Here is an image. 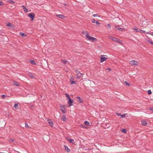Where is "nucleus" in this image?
<instances>
[{
  "mask_svg": "<svg viewBox=\"0 0 153 153\" xmlns=\"http://www.w3.org/2000/svg\"><path fill=\"white\" fill-rule=\"evenodd\" d=\"M107 26H108V28H111V25L110 24H108Z\"/></svg>",
  "mask_w": 153,
  "mask_h": 153,
  "instance_id": "79ce46f5",
  "label": "nucleus"
},
{
  "mask_svg": "<svg viewBox=\"0 0 153 153\" xmlns=\"http://www.w3.org/2000/svg\"><path fill=\"white\" fill-rule=\"evenodd\" d=\"M81 127H83V126H81Z\"/></svg>",
  "mask_w": 153,
  "mask_h": 153,
  "instance_id": "6e6d98bb",
  "label": "nucleus"
},
{
  "mask_svg": "<svg viewBox=\"0 0 153 153\" xmlns=\"http://www.w3.org/2000/svg\"><path fill=\"white\" fill-rule=\"evenodd\" d=\"M106 55H102V56L101 57V60L100 62H104L106 61L108 59L107 57H106Z\"/></svg>",
  "mask_w": 153,
  "mask_h": 153,
  "instance_id": "7ed1b4c3",
  "label": "nucleus"
},
{
  "mask_svg": "<svg viewBox=\"0 0 153 153\" xmlns=\"http://www.w3.org/2000/svg\"><path fill=\"white\" fill-rule=\"evenodd\" d=\"M132 29L134 30H135L137 32H139V31H138V30L137 28H132Z\"/></svg>",
  "mask_w": 153,
  "mask_h": 153,
  "instance_id": "a878e982",
  "label": "nucleus"
},
{
  "mask_svg": "<svg viewBox=\"0 0 153 153\" xmlns=\"http://www.w3.org/2000/svg\"><path fill=\"white\" fill-rule=\"evenodd\" d=\"M7 25L9 27H11V24L10 23H9L7 24Z\"/></svg>",
  "mask_w": 153,
  "mask_h": 153,
  "instance_id": "58836bf2",
  "label": "nucleus"
},
{
  "mask_svg": "<svg viewBox=\"0 0 153 153\" xmlns=\"http://www.w3.org/2000/svg\"><path fill=\"white\" fill-rule=\"evenodd\" d=\"M116 114H117L118 116H121V114L120 113H116Z\"/></svg>",
  "mask_w": 153,
  "mask_h": 153,
  "instance_id": "de8ad7c7",
  "label": "nucleus"
},
{
  "mask_svg": "<svg viewBox=\"0 0 153 153\" xmlns=\"http://www.w3.org/2000/svg\"><path fill=\"white\" fill-rule=\"evenodd\" d=\"M65 95L66 97H67L68 98V99H69L70 98L69 95L67 94H65Z\"/></svg>",
  "mask_w": 153,
  "mask_h": 153,
  "instance_id": "cd10ccee",
  "label": "nucleus"
},
{
  "mask_svg": "<svg viewBox=\"0 0 153 153\" xmlns=\"http://www.w3.org/2000/svg\"><path fill=\"white\" fill-rule=\"evenodd\" d=\"M147 22L146 21H144L142 23V25L143 26V27H146V26L147 25L146 24H145V23H147Z\"/></svg>",
  "mask_w": 153,
  "mask_h": 153,
  "instance_id": "6ab92c4d",
  "label": "nucleus"
},
{
  "mask_svg": "<svg viewBox=\"0 0 153 153\" xmlns=\"http://www.w3.org/2000/svg\"><path fill=\"white\" fill-rule=\"evenodd\" d=\"M93 16L94 17H99V16L97 14H93Z\"/></svg>",
  "mask_w": 153,
  "mask_h": 153,
  "instance_id": "f704fd0d",
  "label": "nucleus"
},
{
  "mask_svg": "<svg viewBox=\"0 0 153 153\" xmlns=\"http://www.w3.org/2000/svg\"><path fill=\"white\" fill-rule=\"evenodd\" d=\"M130 64L131 65L135 66H137L138 65L137 62L134 60L131 61L130 62Z\"/></svg>",
  "mask_w": 153,
  "mask_h": 153,
  "instance_id": "20e7f679",
  "label": "nucleus"
},
{
  "mask_svg": "<svg viewBox=\"0 0 153 153\" xmlns=\"http://www.w3.org/2000/svg\"><path fill=\"white\" fill-rule=\"evenodd\" d=\"M115 27L116 28H117V29H118L119 30H121V31H123V30L124 29V28H123L120 27L118 26H115Z\"/></svg>",
  "mask_w": 153,
  "mask_h": 153,
  "instance_id": "dca6fc26",
  "label": "nucleus"
},
{
  "mask_svg": "<svg viewBox=\"0 0 153 153\" xmlns=\"http://www.w3.org/2000/svg\"><path fill=\"white\" fill-rule=\"evenodd\" d=\"M96 21L94 19H92V22L93 23H95Z\"/></svg>",
  "mask_w": 153,
  "mask_h": 153,
  "instance_id": "c9c22d12",
  "label": "nucleus"
},
{
  "mask_svg": "<svg viewBox=\"0 0 153 153\" xmlns=\"http://www.w3.org/2000/svg\"><path fill=\"white\" fill-rule=\"evenodd\" d=\"M14 107L16 109H18L19 108V106L17 104H15L14 106Z\"/></svg>",
  "mask_w": 153,
  "mask_h": 153,
  "instance_id": "412c9836",
  "label": "nucleus"
},
{
  "mask_svg": "<svg viewBox=\"0 0 153 153\" xmlns=\"http://www.w3.org/2000/svg\"><path fill=\"white\" fill-rule=\"evenodd\" d=\"M30 108L32 109H33V108H34V106L33 105H31L30 106Z\"/></svg>",
  "mask_w": 153,
  "mask_h": 153,
  "instance_id": "37998d69",
  "label": "nucleus"
},
{
  "mask_svg": "<svg viewBox=\"0 0 153 153\" xmlns=\"http://www.w3.org/2000/svg\"><path fill=\"white\" fill-rule=\"evenodd\" d=\"M140 30V32L141 33H145V31L143 30Z\"/></svg>",
  "mask_w": 153,
  "mask_h": 153,
  "instance_id": "ea45409f",
  "label": "nucleus"
},
{
  "mask_svg": "<svg viewBox=\"0 0 153 153\" xmlns=\"http://www.w3.org/2000/svg\"><path fill=\"white\" fill-rule=\"evenodd\" d=\"M25 127L27 128H30V127L29 126L27 123H25Z\"/></svg>",
  "mask_w": 153,
  "mask_h": 153,
  "instance_id": "c756f323",
  "label": "nucleus"
},
{
  "mask_svg": "<svg viewBox=\"0 0 153 153\" xmlns=\"http://www.w3.org/2000/svg\"><path fill=\"white\" fill-rule=\"evenodd\" d=\"M14 141V139H13L10 138L9 139V141L10 142H13Z\"/></svg>",
  "mask_w": 153,
  "mask_h": 153,
  "instance_id": "bb28decb",
  "label": "nucleus"
},
{
  "mask_svg": "<svg viewBox=\"0 0 153 153\" xmlns=\"http://www.w3.org/2000/svg\"><path fill=\"white\" fill-rule=\"evenodd\" d=\"M148 93L149 94H152V92L151 90H149L148 91Z\"/></svg>",
  "mask_w": 153,
  "mask_h": 153,
  "instance_id": "4c0bfd02",
  "label": "nucleus"
},
{
  "mask_svg": "<svg viewBox=\"0 0 153 153\" xmlns=\"http://www.w3.org/2000/svg\"><path fill=\"white\" fill-rule=\"evenodd\" d=\"M146 40L148 42V41H149V40H148V39H146Z\"/></svg>",
  "mask_w": 153,
  "mask_h": 153,
  "instance_id": "5fc2aeb1",
  "label": "nucleus"
},
{
  "mask_svg": "<svg viewBox=\"0 0 153 153\" xmlns=\"http://www.w3.org/2000/svg\"><path fill=\"white\" fill-rule=\"evenodd\" d=\"M83 34L85 36L86 38L87 39L89 36V34L88 32L87 31H83L82 32Z\"/></svg>",
  "mask_w": 153,
  "mask_h": 153,
  "instance_id": "6e6552de",
  "label": "nucleus"
},
{
  "mask_svg": "<svg viewBox=\"0 0 153 153\" xmlns=\"http://www.w3.org/2000/svg\"><path fill=\"white\" fill-rule=\"evenodd\" d=\"M61 120L63 121H65L67 120V118L64 116H63L61 117Z\"/></svg>",
  "mask_w": 153,
  "mask_h": 153,
  "instance_id": "2eb2a0df",
  "label": "nucleus"
},
{
  "mask_svg": "<svg viewBox=\"0 0 153 153\" xmlns=\"http://www.w3.org/2000/svg\"><path fill=\"white\" fill-rule=\"evenodd\" d=\"M70 82L72 84H74L76 83V82L75 81H74L73 79H71L70 80Z\"/></svg>",
  "mask_w": 153,
  "mask_h": 153,
  "instance_id": "a211bd4d",
  "label": "nucleus"
},
{
  "mask_svg": "<svg viewBox=\"0 0 153 153\" xmlns=\"http://www.w3.org/2000/svg\"><path fill=\"white\" fill-rule=\"evenodd\" d=\"M20 35H21L23 37H25L26 36V35L25 33H22V32H20Z\"/></svg>",
  "mask_w": 153,
  "mask_h": 153,
  "instance_id": "aec40b11",
  "label": "nucleus"
},
{
  "mask_svg": "<svg viewBox=\"0 0 153 153\" xmlns=\"http://www.w3.org/2000/svg\"><path fill=\"white\" fill-rule=\"evenodd\" d=\"M126 114H124L121 115V117L122 118H124V117H126V116H125Z\"/></svg>",
  "mask_w": 153,
  "mask_h": 153,
  "instance_id": "473e14b6",
  "label": "nucleus"
},
{
  "mask_svg": "<svg viewBox=\"0 0 153 153\" xmlns=\"http://www.w3.org/2000/svg\"><path fill=\"white\" fill-rule=\"evenodd\" d=\"M2 3V2L0 1V5H1Z\"/></svg>",
  "mask_w": 153,
  "mask_h": 153,
  "instance_id": "8fccbe9b",
  "label": "nucleus"
},
{
  "mask_svg": "<svg viewBox=\"0 0 153 153\" xmlns=\"http://www.w3.org/2000/svg\"><path fill=\"white\" fill-rule=\"evenodd\" d=\"M138 31H139V32H140V30H138Z\"/></svg>",
  "mask_w": 153,
  "mask_h": 153,
  "instance_id": "4d7b16f0",
  "label": "nucleus"
},
{
  "mask_svg": "<svg viewBox=\"0 0 153 153\" xmlns=\"http://www.w3.org/2000/svg\"><path fill=\"white\" fill-rule=\"evenodd\" d=\"M13 85H16L17 86H19V84L16 81H14L13 82Z\"/></svg>",
  "mask_w": 153,
  "mask_h": 153,
  "instance_id": "f3484780",
  "label": "nucleus"
},
{
  "mask_svg": "<svg viewBox=\"0 0 153 153\" xmlns=\"http://www.w3.org/2000/svg\"><path fill=\"white\" fill-rule=\"evenodd\" d=\"M141 123L143 126H145L147 124V122L145 120H142L141 121Z\"/></svg>",
  "mask_w": 153,
  "mask_h": 153,
  "instance_id": "ddd939ff",
  "label": "nucleus"
},
{
  "mask_svg": "<svg viewBox=\"0 0 153 153\" xmlns=\"http://www.w3.org/2000/svg\"><path fill=\"white\" fill-rule=\"evenodd\" d=\"M109 38L111 39L114 42L120 44H122V41L121 40H120L119 39L113 37L109 36Z\"/></svg>",
  "mask_w": 153,
  "mask_h": 153,
  "instance_id": "f257e3e1",
  "label": "nucleus"
},
{
  "mask_svg": "<svg viewBox=\"0 0 153 153\" xmlns=\"http://www.w3.org/2000/svg\"><path fill=\"white\" fill-rule=\"evenodd\" d=\"M62 62L64 64H66L67 61L66 60H62Z\"/></svg>",
  "mask_w": 153,
  "mask_h": 153,
  "instance_id": "393cba45",
  "label": "nucleus"
},
{
  "mask_svg": "<svg viewBox=\"0 0 153 153\" xmlns=\"http://www.w3.org/2000/svg\"><path fill=\"white\" fill-rule=\"evenodd\" d=\"M85 124L87 126H89V123L87 121H85L84 122Z\"/></svg>",
  "mask_w": 153,
  "mask_h": 153,
  "instance_id": "5701e85b",
  "label": "nucleus"
},
{
  "mask_svg": "<svg viewBox=\"0 0 153 153\" xmlns=\"http://www.w3.org/2000/svg\"><path fill=\"white\" fill-rule=\"evenodd\" d=\"M64 147L65 148V149L68 152H69L71 151V150L68 148V147L65 145H64Z\"/></svg>",
  "mask_w": 153,
  "mask_h": 153,
  "instance_id": "9b49d317",
  "label": "nucleus"
},
{
  "mask_svg": "<svg viewBox=\"0 0 153 153\" xmlns=\"http://www.w3.org/2000/svg\"><path fill=\"white\" fill-rule=\"evenodd\" d=\"M31 77L32 78H34V76H33V75H31Z\"/></svg>",
  "mask_w": 153,
  "mask_h": 153,
  "instance_id": "3c124183",
  "label": "nucleus"
},
{
  "mask_svg": "<svg viewBox=\"0 0 153 153\" xmlns=\"http://www.w3.org/2000/svg\"><path fill=\"white\" fill-rule=\"evenodd\" d=\"M75 72L76 73V77L77 79H79L81 77L84 75V74L80 73V71L78 70H76Z\"/></svg>",
  "mask_w": 153,
  "mask_h": 153,
  "instance_id": "f03ea898",
  "label": "nucleus"
},
{
  "mask_svg": "<svg viewBox=\"0 0 153 153\" xmlns=\"http://www.w3.org/2000/svg\"><path fill=\"white\" fill-rule=\"evenodd\" d=\"M64 5L65 6H67V4H64Z\"/></svg>",
  "mask_w": 153,
  "mask_h": 153,
  "instance_id": "864d4df0",
  "label": "nucleus"
},
{
  "mask_svg": "<svg viewBox=\"0 0 153 153\" xmlns=\"http://www.w3.org/2000/svg\"><path fill=\"white\" fill-rule=\"evenodd\" d=\"M148 42L151 43L152 45H153V42H152L150 41H148Z\"/></svg>",
  "mask_w": 153,
  "mask_h": 153,
  "instance_id": "c03bdc74",
  "label": "nucleus"
},
{
  "mask_svg": "<svg viewBox=\"0 0 153 153\" xmlns=\"http://www.w3.org/2000/svg\"><path fill=\"white\" fill-rule=\"evenodd\" d=\"M28 16L31 18V21H32L34 19L35 15L33 13H30L28 14Z\"/></svg>",
  "mask_w": 153,
  "mask_h": 153,
  "instance_id": "0eeeda50",
  "label": "nucleus"
},
{
  "mask_svg": "<svg viewBox=\"0 0 153 153\" xmlns=\"http://www.w3.org/2000/svg\"><path fill=\"white\" fill-rule=\"evenodd\" d=\"M24 11L26 13L27 12V9L25 7H24Z\"/></svg>",
  "mask_w": 153,
  "mask_h": 153,
  "instance_id": "72a5a7b5",
  "label": "nucleus"
},
{
  "mask_svg": "<svg viewBox=\"0 0 153 153\" xmlns=\"http://www.w3.org/2000/svg\"><path fill=\"white\" fill-rule=\"evenodd\" d=\"M76 98H77L78 99V102H80V103L82 102V100H81L80 98V97H76Z\"/></svg>",
  "mask_w": 153,
  "mask_h": 153,
  "instance_id": "4be33fe9",
  "label": "nucleus"
},
{
  "mask_svg": "<svg viewBox=\"0 0 153 153\" xmlns=\"http://www.w3.org/2000/svg\"><path fill=\"white\" fill-rule=\"evenodd\" d=\"M56 16L59 18L62 19H63L65 18V16L61 14H56Z\"/></svg>",
  "mask_w": 153,
  "mask_h": 153,
  "instance_id": "1a4fd4ad",
  "label": "nucleus"
},
{
  "mask_svg": "<svg viewBox=\"0 0 153 153\" xmlns=\"http://www.w3.org/2000/svg\"><path fill=\"white\" fill-rule=\"evenodd\" d=\"M68 140L70 143H72L73 144H74L75 143V142L74 139H68Z\"/></svg>",
  "mask_w": 153,
  "mask_h": 153,
  "instance_id": "f8f14e48",
  "label": "nucleus"
},
{
  "mask_svg": "<svg viewBox=\"0 0 153 153\" xmlns=\"http://www.w3.org/2000/svg\"><path fill=\"white\" fill-rule=\"evenodd\" d=\"M1 97H2V98L3 99V98H4L5 97V95H4V94L2 95H1Z\"/></svg>",
  "mask_w": 153,
  "mask_h": 153,
  "instance_id": "a18cd8bd",
  "label": "nucleus"
},
{
  "mask_svg": "<svg viewBox=\"0 0 153 153\" xmlns=\"http://www.w3.org/2000/svg\"><path fill=\"white\" fill-rule=\"evenodd\" d=\"M107 69L109 71H111V69L110 68H107Z\"/></svg>",
  "mask_w": 153,
  "mask_h": 153,
  "instance_id": "09e8293b",
  "label": "nucleus"
},
{
  "mask_svg": "<svg viewBox=\"0 0 153 153\" xmlns=\"http://www.w3.org/2000/svg\"><path fill=\"white\" fill-rule=\"evenodd\" d=\"M68 103L69 104L70 103V104H69L68 105V106H70L73 105L72 104V103H73L74 102V101L73 100H71V98L68 99Z\"/></svg>",
  "mask_w": 153,
  "mask_h": 153,
  "instance_id": "9d476101",
  "label": "nucleus"
},
{
  "mask_svg": "<svg viewBox=\"0 0 153 153\" xmlns=\"http://www.w3.org/2000/svg\"><path fill=\"white\" fill-rule=\"evenodd\" d=\"M9 2L12 4H14L15 3V2L14 1L12 0H10L9 1Z\"/></svg>",
  "mask_w": 153,
  "mask_h": 153,
  "instance_id": "2f4dec72",
  "label": "nucleus"
},
{
  "mask_svg": "<svg viewBox=\"0 0 153 153\" xmlns=\"http://www.w3.org/2000/svg\"><path fill=\"white\" fill-rule=\"evenodd\" d=\"M149 110L151 111L152 113H153V108H150Z\"/></svg>",
  "mask_w": 153,
  "mask_h": 153,
  "instance_id": "49530a36",
  "label": "nucleus"
},
{
  "mask_svg": "<svg viewBox=\"0 0 153 153\" xmlns=\"http://www.w3.org/2000/svg\"><path fill=\"white\" fill-rule=\"evenodd\" d=\"M125 83L128 86H129L130 85V84L129 83H128V82H127V81H125Z\"/></svg>",
  "mask_w": 153,
  "mask_h": 153,
  "instance_id": "e433bc0d",
  "label": "nucleus"
},
{
  "mask_svg": "<svg viewBox=\"0 0 153 153\" xmlns=\"http://www.w3.org/2000/svg\"><path fill=\"white\" fill-rule=\"evenodd\" d=\"M60 108L61 110L62 113H65L66 112V111L65 108V105H62L61 106Z\"/></svg>",
  "mask_w": 153,
  "mask_h": 153,
  "instance_id": "423d86ee",
  "label": "nucleus"
},
{
  "mask_svg": "<svg viewBox=\"0 0 153 153\" xmlns=\"http://www.w3.org/2000/svg\"><path fill=\"white\" fill-rule=\"evenodd\" d=\"M95 23H96L97 24V25H100V22H99V21H96Z\"/></svg>",
  "mask_w": 153,
  "mask_h": 153,
  "instance_id": "a19ab883",
  "label": "nucleus"
},
{
  "mask_svg": "<svg viewBox=\"0 0 153 153\" xmlns=\"http://www.w3.org/2000/svg\"><path fill=\"white\" fill-rule=\"evenodd\" d=\"M122 131L123 132V133H126V132H127V131H126V129H123L122 130Z\"/></svg>",
  "mask_w": 153,
  "mask_h": 153,
  "instance_id": "7c9ffc66",
  "label": "nucleus"
},
{
  "mask_svg": "<svg viewBox=\"0 0 153 153\" xmlns=\"http://www.w3.org/2000/svg\"><path fill=\"white\" fill-rule=\"evenodd\" d=\"M146 33L150 34L153 36V33L152 32H146Z\"/></svg>",
  "mask_w": 153,
  "mask_h": 153,
  "instance_id": "c85d7f7f",
  "label": "nucleus"
},
{
  "mask_svg": "<svg viewBox=\"0 0 153 153\" xmlns=\"http://www.w3.org/2000/svg\"><path fill=\"white\" fill-rule=\"evenodd\" d=\"M22 7H23V8H24V7H25L24 5L22 6Z\"/></svg>",
  "mask_w": 153,
  "mask_h": 153,
  "instance_id": "603ef678",
  "label": "nucleus"
},
{
  "mask_svg": "<svg viewBox=\"0 0 153 153\" xmlns=\"http://www.w3.org/2000/svg\"><path fill=\"white\" fill-rule=\"evenodd\" d=\"M30 62L33 65H35L36 64V63L35 62L34 60H33L31 61H30Z\"/></svg>",
  "mask_w": 153,
  "mask_h": 153,
  "instance_id": "b1692460",
  "label": "nucleus"
},
{
  "mask_svg": "<svg viewBox=\"0 0 153 153\" xmlns=\"http://www.w3.org/2000/svg\"><path fill=\"white\" fill-rule=\"evenodd\" d=\"M48 122L50 126L52 127L53 125V121L51 120H48Z\"/></svg>",
  "mask_w": 153,
  "mask_h": 153,
  "instance_id": "4468645a",
  "label": "nucleus"
},
{
  "mask_svg": "<svg viewBox=\"0 0 153 153\" xmlns=\"http://www.w3.org/2000/svg\"><path fill=\"white\" fill-rule=\"evenodd\" d=\"M87 39H88L87 40L89 41L91 40L93 42H94L95 41H96L97 40V39L95 38L90 36H89Z\"/></svg>",
  "mask_w": 153,
  "mask_h": 153,
  "instance_id": "39448f33",
  "label": "nucleus"
}]
</instances>
